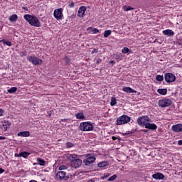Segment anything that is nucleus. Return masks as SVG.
Instances as JSON below:
<instances>
[{
  "label": "nucleus",
  "instance_id": "f257e3e1",
  "mask_svg": "<svg viewBox=\"0 0 182 182\" xmlns=\"http://www.w3.org/2000/svg\"><path fill=\"white\" fill-rule=\"evenodd\" d=\"M66 159L70 161V164L73 168H79L82 166V159L77 158V155L68 154L66 156Z\"/></svg>",
  "mask_w": 182,
  "mask_h": 182
},
{
  "label": "nucleus",
  "instance_id": "f03ea898",
  "mask_svg": "<svg viewBox=\"0 0 182 182\" xmlns=\"http://www.w3.org/2000/svg\"><path fill=\"white\" fill-rule=\"evenodd\" d=\"M23 18L25 19V21L28 22V23L31 25V26L40 28L41 21H39V19H38V17H36L35 15L25 14Z\"/></svg>",
  "mask_w": 182,
  "mask_h": 182
},
{
  "label": "nucleus",
  "instance_id": "7ed1b4c3",
  "mask_svg": "<svg viewBox=\"0 0 182 182\" xmlns=\"http://www.w3.org/2000/svg\"><path fill=\"white\" fill-rule=\"evenodd\" d=\"M132 120V117L126 115V114H123L121 117H119L117 119V126H122V124H127V123H129V122H130Z\"/></svg>",
  "mask_w": 182,
  "mask_h": 182
},
{
  "label": "nucleus",
  "instance_id": "20e7f679",
  "mask_svg": "<svg viewBox=\"0 0 182 182\" xmlns=\"http://www.w3.org/2000/svg\"><path fill=\"white\" fill-rule=\"evenodd\" d=\"M27 60L32 63L34 66H41L43 63L42 59L35 55L27 56Z\"/></svg>",
  "mask_w": 182,
  "mask_h": 182
},
{
  "label": "nucleus",
  "instance_id": "39448f33",
  "mask_svg": "<svg viewBox=\"0 0 182 182\" xmlns=\"http://www.w3.org/2000/svg\"><path fill=\"white\" fill-rule=\"evenodd\" d=\"M171 103H173V100L167 97H164L159 100L158 102L159 107L162 108L168 107V106H171Z\"/></svg>",
  "mask_w": 182,
  "mask_h": 182
},
{
  "label": "nucleus",
  "instance_id": "423d86ee",
  "mask_svg": "<svg viewBox=\"0 0 182 182\" xmlns=\"http://www.w3.org/2000/svg\"><path fill=\"white\" fill-rule=\"evenodd\" d=\"M85 157H87V159L82 161L85 166H90V164H93V163L96 161V157H95V154H87Z\"/></svg>",
  "mask_w": 182,
  "mask_h": 182
},
{
  "label": "nucleus",
  "instance_id": "0eeeda50",
  "mask_svg": "<svg viewBox=\"0 0 182 182\" xmlns=\"http://www.w3.org/2000/svg\"><path fill=\"white\" fill-rule=\"evenodd\" d=\"M137 124L139 126H146L147 123L151 122V119L147 115H143L136 119Z\"/></svg>",
  "mask_w": 182,
  "mask_h": 182
},
{
  "label": "nucleus",
  "instance_id": "6e6552de",
  "mask_svg": "<svg viewBox=\"0 0 182 182\" xmlns=\"http://www.w3.org/2000/svg\"><path fill=\"white\" fill-rule=\"evenodd\" d=\"M80 129L82 132H92L93 130V124L90 122H82L80 124Z\"/></svg>",
  "mask_w": 182,
  "mask_h": 182
},
{
  "label": "nucleus",
  "instance_id": "1a4fd4ad",
  "mask_svg": "<svg viewBox=\"0 0 182 182\" xmlns=\"http://www.w3.org/2000/svg\"><path fill=\"white\" fill-rule=\"evenodd\" d=\"M53 16L57 21H62L63 19V9L60 8L54 10Z\"/></svg>",
  "mask_w": 182,
  "mask_h": 182
},
{
  "label": "nucleus",
  "instance_id": "9d476101",
  "mask_svg": "<svg viewBox=\"0 0 182 182\" xmlns=\"http://www.w3.org/2000/svg\"><path fill=\"white\" fill-rule=\"evenodd\" d=\"M164 79L166 83H173L176 82V75L171 73H166L164 75Z\"/></svg>",
  "mask_w": 182,
  "mask_h": 182
},
{
  "label": "nucleus",
  "instance_id": "9b49d317",
  "mask_svg": "<svg viewBox=\"0 0 182 182\" xmlns=\"http://www.w3.org/2000/svg\"><path fill=\"white\" fill-rule=\"evenodd\" d=\"M56 178H58L63 181H68V180H69L70 177H69V175L66 176V172H65L63 171H60L57 173Z\"/></svg>",
  "mask_w": 182,
  "mask_h": 182
},
{
  "label": "nucleus",
  "instance_id": "f8f14e48",
  "mask_svg": "<svg viewBox=\"0 0 182 182\" xmlns=\"http://www.w3.org/2000/svg\"><path fill=\"white\" fill-rule=\"evenodd\" d=\"M85 12L86 6H81L78 9L77 16H79V18H83V16H85Z\"/></svg>",
  "mask_w": 182,
  "mask_h": 182
},
{
  "label": "nucleus",
  "instance_id": "ddd939ff",
  "mask_svg": "<svg viewBox=\"0 0 182 182\" xmlns=\"http://www.w3.org/2000/svg\"><path fill=\"white\" fill-rule=\"evenodd\" d=\"M173 132L176 133H181L182 132V124H177L176 125L172 126Z\"/></svg>",
  "mask_w": 182,
  "mask_h": 182
},
{
  "label": "nucleus",
  "instance_id": "4468645a",
  "mask_svg": "<svg viewBox=\"0 0 182 182\" xmlns=\"http://www.w3.org/2000/svg\"><path fill=\"white\" fill-rule=\"evenodd\" d=\"M152 178H154V180H164V175L160 172H157L152 175Z\"/></svg>",
  "mask_w": 182,
  "mask_h": 182
},
{
  "label": "nucleus",
  "instance_id": "2eb2a0df",
  "mask_svg": "<svg viewBox=\"0 0 182 182\" xmlns=\"http://www.w3.org/2000/svg\"><path fill=\"white\" fill-rule=\"evenodd\" d=\"M145 129H149V130H157V125L156 124H151L150 122H147L145 124Z\"/></svg>",
  "mask_w": 182,
  "mask_h": 182
},
{
  "label": "nucleus",
  "instance_id": "dca6fc26",
  "mask_svg": "<svg viewBox=\"0 0 182 182\" xmlns=\"http://www.w3.org/2000/svg\"><path fill=\"white\" fill-rule=\"evenodd\" d=\"M18 137H29L31 132L29 131L20 132L17 134Z\"/></svg>",
  "mask_w": 182,
  "mask_h": 182
},
{
  "label": "nucleus",
  "instance_id": "f3484780",
  "mask_svg": "<svg viewBox=\"0 0 182 182\" xmlns=\"http://www.w3.org/2000/svg\"><path fill=\"white\" fill-rule=\"evenodd\" d=\"M163 35H165L166 36H174V31L173 30L166 29L162 31Z\"/></svg>",
  "mask_w": 182,
  "mask_h": 182
},
{
  "label": "nucleus",
  "instance_id": "a211bd4d",
  "mask_svg": "<svg viewBox=\"0 0 182 182\" xmlns=\"http://www.w3.org/2000/svg\"><path fill=\"white\" fill-rule=\"evenodd\" d=\"M123 92L127 93H137V92L130 87H124L122 88Z\"/></svg>",
  "mask_w": 182,
  "mask_h": 182
},
{
  "label": "nucleus",
  "instance_id": "6ab92c4d",
  "mask_svg": "<svg viewBox=\"0 0 182 182\" xmlns=\"http://www.w3.org/2000/svg\"><path fill=\"white\" fill-rule=\"evenodd\" d=\"M38 164L39 166H45V164H46V161L45 160H43L42 158H38L37 163H34L33 166H36Z\"/></svg>",
  "mask_w": 182,
  "mask_h": 182
},
{
  "label": "nucleus",
  "instance_id": "aec40b11",
  "mask_svg": "<svg viewBox=\"0 0 182 182\" xmlns=\"http://www.w3.org/2000/svg\"><path fill=\"white\" fill-rule=\"evenodd\" d=\"M157 93L161 95L162 96H166V95H167V88L158 89Z\"/></svg>",
  "mask_w": 182,
  "mask_h": 182
},
{
  "label": "nucleus",
  "instance_id": "412c9836",
  "mask_svg": "<svg viewBox=\"0 0 182 182\" xmlns=\"http://www.w3.org/2000/svg\"><path fill=\"white\" fill-rule=\"evenodd\" d=\"M18 156H20V157H23V159H28V157H29V156H31V153L29 152H26V151H23L21 152Z\"/></svg>",
  "mask_w": 182,
  "mask_h": 182
},
{
  "label": "nucleus",
  "instance_id": "4be33fe9",
  "mask_svg": "<svg viewBox=\"0 0 182 182\" xmlns=\"http://www.w3.org/2000/svg\"><path fill=\"white\" fill-rule=\"evenodd\" d=\"M9 20L10 22H16L18 21V15L13 14L9 16Z\"/></svg>",
  "mask_w": 182,
  "mask_h": 182
},
{
  "label": "nucleus",
  "instance_id": "5701e85b",
  "mask_svg": "<svg viewBox=\"0 0 182 182\" xmlns=\"http://www.w3.org/2000/svg\"><path fill=\"white\" fill-rule=\"evenodd\" d=\"M107 166H109V162L107 161H102L97 164V166L101 168H104V167H107Z\"/></svg>",
  "mask_w": 182,
  "mask_h": 182
},
{
  "label": "nucleus",
  "instance_id": "b1692460",
  "mask_svg": "<svg viewBox=\"0 0 182 182\" xmlns=\"http://www.w3.org/2000/svg\"><path fill=\"white\" fill-rule=\"evenodd\" d=\"M122 9L125 11V12H129V11H134V8L127 5L123 6Z\"/></svg>",
  "mask_w": 182,
  "mask_h": 182
},
{
  "label": "nucleus",
  "instance_id": "393cba45",
  "mask_svg": "<svg viewBox=\"0 0 182 182\" xmlns=\"http://www.w3.org/2000/svg\"><path fill=\"white\" fill-rule=\"evenodd\" d=\"M0 42H2L4 45H6L7 46H12V43L9 41V40L2 39L0 41Z\"/></svg>",
  "mask_w": 182,
  "mask_h": 182
},
{
  "label": "nucleus",
  "instance_id": "a878e982",
  "mask_svg": "<svg viewBox=\"0 0 182 182\" xmlns=\"http://www.w3.org/2000/svg\"><path fill=\"white\" fill-rule=\"evenodd\" d=\"M75 117L79 120H82V119H85V114H83V112H80V113L75 114Z\"/></svg>",
  "mask_w": 182,
  "mask_h": 182
},
{
  "label": "nucleus",
  "instance_id": "bb28decb",
  "mask_svg": "<svg viewBox=\"0 0 182 182\" xmlns=\"http://www.w3.org/2000/svg\"><path fill=\"white\" fill-rule=\"evenodd\" d=\"M18 90V87H12L7 90L8 93H15Z\"/></svg>",
  "mask_w": 182,
  "mask_h": 182
},
{
  "label": "nucleus",
  "instance_id": "cd10ccee",
  "mask_svg": "<svg viewBox=\"0 0 182 182\" xmlns=\"http://www.w3.org/2000/svg\"><path fill=\"white\" fill-rule=\"evenodd\" d=\"M112 35V31L107 30L104 32V38H109Z\"/></svg>",
  "mask_w": 182,
  "mask_h": 182
},
{
  "label": "nucleus",
  "instance_id": "c85d7f7f",
  "mask_svg": "<svg viewBox=\"0 0 182 182\" xmlns=\"http://www.w3.org/2000/svg\"><path fill=\"white\" fill-rule=\"evenodd\" d=\"M122 53H132V50L127 47H124L122 50Z\"/></svg>",
  "mask_w": 182,
  "mask_h": 182
},
{
  "label": "nucleus",
  "instance_id": "c756f323",
  "mask_svg": "<svg viewBox=\"0 0 182 182\" xmlns=\"http://www.w3.org/2000/svg\"><path fill=\"white\" fill-rule=\"evenodd\" d=\"M117 103V101H116V97H111L110 105L111 106H115V105Z\"/></svg>",
  "mask_w": 182,
  "mask_h": 182
},
{
  "label": "nucleus",
  "instance_id": "7c9ffc66",
  "mask_svg": "<svg viewBox=\"0 0 182 182\" xmlns=\"http://www.w3.org/2000/svg\"><path fill=\"white\" fill-rule=\"evenodd\" d=\"M157 82H163L164 80V77L163 75H158L156 77Z\"/></svg>",
  "mask_w": 182,
  "mask_h": 182
},
{
  "label": "nucleus",
  "instance_id": "2f4dec72",
  "mask_svg": "<svg viewBox=\"0 0 182 182\" xmlns=\"http://www.w3.org/2000/svg\"><path fill=\"white\" fill-rule=\"evenodd\" d=\"M90 31H92V32H93V33H98V32H99V29H97L96 28L89 27L87 28V31H90Z\"/></svg>",
  "mask_w": 182,
  "mask_h": 182
},
{
  "label": "nucleus",
  "instance_id": "473e14b6",
  "mask_svg": "<svg viewBox=\"0 0 182 182\" xmlns=\"http://www.w3.org/2000/svg\"><path fill=\"white\" fill-rule=\"evenodd\" d=\"M65 146H66L67 149H72V147H73L75 146V144L72 142H67L65 144Z\"/></svg>",
  "mask_w": 182,
  "mask_h": 182
},
{
  "label": "nucleus",
  "instance_id": "72a5a7b5",
  "mask_svg": "<svg viewBox=\"0 0 182 182\" xmlns=\"http://www.w3.org/2000/svg\"><path fill=\"white\" fill-rule=\"evenodd\" d=\"M116 178H117V175L114 174V175H112L111 177H109L107 180L108 181H114Z\"/></svg>",
  "mask_w": 182,
  "mask_h": 182
},
{
  "label": "nucleus",
  "instance_id": "f704fd0d",
  "mask_svg": "<svg viewBox=\"0 0 182 182\" xmlns=\"http://www.w3.org/2000/svg\"><path fill=\"white\" fill-rule=\"evenodd\" d=\"M108 177H110V173H104V176H101V177H100V179H101V180H105V178H107Z\"/></svg>",
  "mask_w": 182,
  "mask_h": 182
},
{
  "label": "nucleus",
  "instance_id": "c9c22d12",
  "mask_svg": "<svg viewBox=\"0 0 182 182\" xmlns=\"http://www.w3.org/2000/svg\"><path fill=\"white\" fill-rule=\"evenodd\" d=\"M64 60L66 65H69V63H70V58L68 56L65 57Z\"/></svg>",
  "mask_w": 182,
  "mask_h": 182
},
{
  "label": "nucleus",
  "instance_id": "e433bc0d",
  "mask_svg": "<svg viewBox=\"0 0 182 182\" xmlns=\"http://www.w3.org/2000/svg\"><path fill=\"white\" fill-rule=\"evenodd\" d=\"M68 169V166L66 165H60L58 167V170L62 171V170H67Z\"/></svg>",
  "mask_w": 182,
  "mask_h": 182
},
{
  "label": "nucleus",
  "instance_id": "4c0bfd02",
  "mask_svg": "<svg viewBox=\"0 0 182 182\" xmlns=\"http://www.w3.org/2000/svg\"><path fill=\"white\" fill-rule=\"evenodd\" d=\"M133 133H134V132H132V131H128L125 133L124 132L122 133V136H127L128 134H133Z\"/></svg>",
  "mask_w": 182,
  "mask_h": 182
},
{
  "label": "nucleus",
  "instance_id": "58836bf2",
  "mask_svg": "<svg viewBox=\"0 0 182 182\" xmlns=\"http://www.w3.org/2000/svg\"><path fill=\"white\" fill-rule=\"evenodd\" d=\"M75 6V2L72 1L68 4V8H73Z\"/></svg>",
  "mask_w": 182,
  "mask_h": 182
},
{
  "label": "nucleus",
  "instance_id": "ea45409f",
  "mask_svg": "<svg viewBox=\"0 0 182 182\" xmlns=\"http://www.w3.org/2000/svg\"><path fill=\"white\" fill-rule=\"evenodd\" d=\"M98 52H99V50H97V48H94L92 50L91 53H92V55H93L94 53H97Z\"/></svg>",
  "mask_w": 182,
  "mask_h": 182
},
{
  "label": "nucleus",
  "instance_id": "a19ab883",
  "mask_svg": "<svg viewBox=\"0 0 182 182\" xmlns=\"http://www.w3.org/2000/svg\"><path fill=\"white\" fill-rule=\"evenodd\" d=\"M69 18H70V19H75V18H76V13L70 16Z\"/></svg>",
  "mask_w": 182,
  "mask_h": 182
},
{
  "label": "nucleus",
  "instance_id": "79ce46f5",
  "mask_svg": "<svg viewBox=\"0 0 182 182\" xmlns=\"http://www.w3.org/2000/svg\"><path fill=\"white\" fill-rule=\"evenodd\" d=\"M20 56H21V58H23V56H26V53L23 51L20 53Z\"/></svg>",
  "mask_w": 182,
  "mask_h": 182
},
{
  "label": "nucleus",
  "instance_id": "37998d69",
  "mask_svg": "<svg viewBox=\"0 0 182 182\" xmlns=\"http://www.w3.org/2000/svg\"><path fill=\"white\" fill-rule=\"evenodd\" d=\"M4 111L2 109H0V117L4 116Z\"/></svg>",
  "mask_w": 182,
  "mask_h": 182
},
{
  "label": "nucleus",
  "instance_id": "c03bdc74",
  "mask_svg": "<svg viewBox=\"0 0 182 182\" xmlns=\"http://www.w3.org/2000/svg\"><path fill=\"white\" fill-rule=\"evenodd\" d=\"M101 62H102V59L98 58V59L97 60V61H96V64H97V65H99Z\"/></svg>",
  "mask_w": 182,
  "mask_h": 182
},
{
  "label": "nucleus",
  "instance_id": "a18cd8bd",
  "mask_svg": "<svg viewBox=\"0 0 182 182\" xmlns=\"http://www.w3.org/2000/svg\"><path fill=\"white\" fill-rule=\"evenodd\" d=\"M2 173H5V170L2 168H0V174H2Z\"/></svg>",
  "mask_w": 182,
  "mask_h": 182
},
{
  "label": "nucleus",
  "instance_id": "49530a36",
  "mask_svg": "<svg viewBox=\"0 0 182 182\" xmlns=\"http://www.w3.org/2000/svg\"><path fill=\"white\" fill-rule=\"evenodd\" d=\"M178 146H182V140L178 141Z\"/></svg>",
  "mask_w": 182,
  "mask_h": 182
},
{
  "label": "nucleus",
  "instance_id": "de8ad7c7",
  "mask_svg": "<svg viewBox=\"0 0 182 182\" xmlns=\"http://www.w3.org/2000/svg\"><path fill=\"white\" fill-rule=\"evenodd\" d=\"M6 137L5 136H0V140H6Z\"/></svg>",
  "mask_w": 182,
  "mask_h": 182
},
{
  "label": "nucleus",
  "instance_id": "09e8293b",
  "mask_svg": "<svg viewBox=\"0 0 182 182\" xmlns=\"http://www.w3.org/2000/svg\"><path fill=\"white\" fill-rule=\"evenodd\" d=\"M109 63H111L112 65H114V63H116V61L111 60V61H109Z\"/></svg>",
  "mask_w": 182,
  "mask_h": 182
},
{
  "label": "nucleus",
  "instance_id": "8fccbe9b",
  "mask_svg": "<svg viewBox=\"0 0 182 182\" xmlns=\"http://www.w3.org/2000/svg\"><path fill=\"white\" fill-rule=\"evenodd\" d=\"M141 132H143L144 133H147V132H149V130H147V129H142Z\"/></svg>",
  "mask_w": 182,
  "mask_h": 182
},
{
  "label": "nucleus",
  "instance_id": "3c124183",
  "mask_svg": "<svg viewBox=\"0 0 182 182\" xmlns=\"http://www.w3.org/2000/svg\"><path fill=\"white\" fill-rule=\"evenodd\" d=\"M11 124H12V123L11 122H9V121H7V125L8 126H11Z\"/></svg>",
  "mask_w": 182,
  "mask_h": 182
},
{
  "label": "nucleus",
  "instance_id": "603ef678",
  "mask_svg": "<svg viewBox=\"0 0 182 182\" xmlns=\"http://www.w3.org/2000/svg\"><path fill=\"white\" fill-rule=\"evenodd\" d=\"M112 140H114H114H117V138L116 136H112Z\"/></svg>",
  "mask_w": 182,
  "mask_h": 182
},
{
  "label": "nucleus",
  "instance_id": "864d4df0",
  "mask_svg": "<svg viewBox=\"0 0 182 182\" xmlns=\"http://www.w3.org/2000/svg\"><path fill=\"white\" fill-rule=\"evenodd\" d=\"M61 122H68V119H61Z\"/></svg>",
  "mask_w": 182,
  "mask_h": 182
},
{
  "label": "nucleus",
  "instance_id": "5fc2aeb1",
  "mask_svg": "<svg viewBox=\"0 0 182 182\" xmlns=\"http://www.w3.org/2000/svg\"><path fill=\"white\" fill-rule=\"evenodd\" d=\"M15 156L16 157H21V156H19V154H15Z\"/></svg>",
  "mask_w": 182,
  "mask_h": 182
},
{
  "label": "nucleus",
  "instance_id": "6e6d98bb",
  "mask_svg": "<svg viewBox=\"0 0 182 182\" xmlns=\"http://www.w3.org/2000/svg\"><path fill=\"white\" fill-rule=\"evenodd\" d=\"M29 182H38V181H36V180H31Z\"/></svg>",
  "mask_w": 182,
  "mask_h": 182
},
{
  "label": "nucleus",
  "instance_id": "4d7b16f0",
  "mask_svg": "<svg viewBox=\"0 0 182 182\" xmlns=\"http://www.w3.org/2000/svg\"><path fill=\"white\" fill-rule=\"evenodd\" d=\"M23 9L28 11V9L26 7H23Z\"/></svg>",
  "mask_w": 182,
  "mask_h": 182
},
{
  "label": "nucleus",
  "instance_id": "13d9d810",
  "mask_svg": "<svg viewBox=\"0 0 182 182\" xmlns=\"http://www.w3.org/2000/svg\"><path fill=\"white\" fill-rule=\"evenodd\" d=\"M48 116H52V114H51V113H49V114H48Z\"/></svg>",
  "mask_w": 182,
  "mask_h": 182
}]
</instances>
